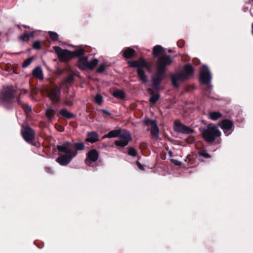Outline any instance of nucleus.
I'll return each mask as SVG.
<instances>
[{"label":"nucleus","mask_w":253,"mask_h":253,"mask_svg":"<svg viewBox=\"0 0 253 253\" xmlns=\"http://www.w3.org/2000/svg\"><path fill=\"white\" fill-rule=\"evenodd\" d=\"M117 137L119 138V140H116L115 144L116 145L121 147H125L131 140L130 132L125 129L113 130L105 135L103 138H114Z\"/></svg>","instance_id":"obj_1"},{"label":"nucleus","mask_w":253,"mask_h":253,"mask_svg":"<svg viewBox=\"0 0 253 253\" xmlns=\"http://www.w3.org/2000/svg\"><path fill=\"white\" fill-rule=\"evenodd\" d=\"M193 74V68L192 66L189 64L185 65L182 71L171 76L172 85L175 87H178L179 83L188 80Z\"/></svg>","instance_id":"obj_2"},{"label":"nucleus","mask_w":253,"mask_h":253,"mask_svg":"<svg viewBox=\"0 0 253 253\" xmlns=\"http://www.w3.org/2000/svg\"><path fill=\"white\" fill-rule=\"evenodd\" d=\"M128 63L129 66L137 69V74L139 78L143 83H146L148 81L147 77L145 74V73L142 70V68H146L149 71H150V69L147 66L145 60L144 59L141 58L139 59V60H138L129 61Z\"/></svg>","instance_id":"obj_3"},{"label":"nucleus","mask_w":253,"mask_h":253,"mask_svg":"<svg viewBox=\"0 0 253 253\" xmlns=\"http://www.w3.org/2000/svg\"><path fill=\"white\" fill-rule=\"evenodd\" d=\"M204 139L208 142H213L216 137L221 135V132L214 125L210 124L202 132Z\"/></svg>","instance_id":"obj_4"},{"label":"nucleus","mask_w":253,"mask_h":253,"mask_svg":"<svg viewBox=\"0 0 253 253\" xmlns=\"http://www.w3.org/2000/svg\"><path fill=\"white\" fill-rule=\"evenodd\" d=\"M172 62V59L170 55H164L160 56L156 62L157 71L164 73L166 67L170 65Z\"/></svg>","instance_id":"obj_5"},{"label":"nucleus","mask_w":253,"mask_h":253,"mask_svg":"<svg viewBox=\"0 0 253 253\" xmlns=\"http://www.w3.org/2000/svg\"><path fill=\"white\" fill-rule=\"evenodd\" d=\"M53 49L61 62H67L74 57L73 52L67 49H63L57 46H54Z\"/></svg>","instance_id":"obj_6"},{"label":"nucleus","mask_w":253,"mask_h":253,"mask_svg":"<svg viewBox=\"0 0 253 253\" xmlns=\"http://www.w3.org/2000/svg\"><path fill=\"white\" fill-rule=\"evenodd\" d=\"M57 148L59 152L66 153L68 156H72L75 154V157L77 155V152L73 149V143L69 141L58 145Z\"/></svg>","instance_id":"obj_7"},{"label":"nucleus","mask_w":253,"mask_h":253,"mask_svg":"<svg viewBox=\"0 0 253 253\" xmlns=\"http://www.w3.org/2000/svg\"><path fill=\"white\" fill-rule=\"evenodd\" d=\"M211 74L209 68L203 66L200 71V79L201 82L205 84H208L211 80Z\"/></svg>","instance_id":"obj_8"},{"label":"nucleus","mask_w":253,"mask_h":253,"mask_svg":"<svg viewBox=\"0 0 253 253\" xmlns=\"http://www.w3.org/2000/svg\"><path fill=\"white\" fill-rule=\"evenodd\" d=\"M21 133L24 139L29 143H31L35 137L34 130L29 126H22Z\"/></svg>","instance_id":"obj_9"},{"label":"nucleus","mask_w":253,"mask_h":253,"mask_svg":"<svg viewBox=\"0 0 253 253\" xmlns=\"http://www.w3.org/2000/svg\"><path fill=\"white\" fill-rule=\"evenodd\" d=\"M218 125L226 136L229 135L232 133L233 124L231 121L227 119L224 120L219 123Z\"/></svg>","instance_id":"obj_10"},{"label":"nucleus","mask_w":253,"mask_h":253,"mask_svg":"<svg viewBox=\"0 0 253 253\" xmlns=\"http://www.w3.org/2000/svg\"><path fill=\"white\" fill-rule=\"evenodd\" d=\"M98 152L95 149L91 150L86 155L85 161V164L88 166H91L93 163L95 162L98 160Z\"/></svg>","instance_id":"obj_11"},{"label":"nucleus","mask_w":253,"mask_h":253,"mask_svg":"<svg viewBox=\"0 0 253 253\" xmlns=\"http://www.w3.org/2000/svg\"><path fill=\"white\" fill-rule=\"evenodd\" d=\"M145 122L147 125L151 126V134L155 137L158 138L159 136V130L156 123V121L152 119H147Z\"/></svg>","instance_id":"obj_12"},{"label":"nucleus","mask_w":253,"mask_h":253,"mask_svg":"<svg viewBox=\"0 0 253 253\" xmlns=\"http://www.w3.org/2000/svg\"><path fill=\"white\" fill-rule=\"evenodd\" d=\"M174 129L177 132L187 134H191L194 131L192 128L183 125L180 123H178L175 125Z\"/></svg>","instance_id":"obj_13"},{"label":"nucleus","mask_w":253,"mask_h":253,"mask_svg":"<svg viewBox=\"0 0 253 253\" xmlns=\"http://www.w3.org/2000/svg\"><path fill=\"white\" fill-rule=\"evenodd\" d=\"M164 74V73L157 71V73L153 77L152 84L154 88L158 89L159 87L161 81L163 78Z\"/></svg>","instance_id":"obj_14"},{"label":"nucleus","mask_w":253,"mask_h":253,"mask_svg":"<svg viewBox=\"0 0 253 253\" xmlns=\"http://www.w3.org/2000/svg\"><path fill=\"white\" fill-rule=\"evenodd\" d=\"M74 157H75V154L72 156L62 155L57 158L56 161L61 166H66L72 161Z\"/></svg>","instance_id":"obj_15"},{"label":"nucleus","mask_w":253,"mask_h":253,"mask_svg":"<svg viewBox=\"0 0 253 253\" xmlns=\"http://www.w3.org/2000/svg\"><path fill=\"white\" fill-rule=\"evenodd\" d=\"M16 93V88L13 85H9L3 87L1 95H13Z\"/></svg>","instance_id":"obj_16"},{"label":"nucleus","mask_w":253,"mask_h":253,"mask_svg":"<svg viewBox=\"0 0 253 253\" xmlns=\"http://www.w3.org/2000/svg\"><path fill=\"white\" fill-rule=\"evenodd\" d=\"M33 77L39 80H42L43 79V73L42 69L40 66L36 67L32 72Z\"/></svg>","instance_id":"obj_17"},{"label":"nucleus","mask_w":253,"mask_h":253,"mask_svg":"<svg viewBox=\"0 0 253 253\" xmlns=\"http://www.w3.org/2000/svg\"><path fill=\"white\" fill-rule=\"evenodd\" d=\"M99 140V136L97 132L91 131L88 132L86 141L91 143H95Z\"/></svg>","instance_id":"obj_18"},{"label":"nucleus","mask_w":253,"mask_h":253,"mask_svg":"<svg viewBox=\"0 0 253 253\" xmlns=\"http://www.w3.org/2000/svg\"><path fill=\"white\" fill-rule=\"evenodd\" d=\"M88 60L86 56L80 58L78 62V67L82 70L87 69Z\"/></svg>","instance_id":"obj_19"},{"label":"nucleus","mask_w":253,"mask_h":253,"mask_svg":"<svg viewBox=\"0 0 253 253\" xmlns=\"http://www.w3.org/2000/svg\"><path fill=\"white\" fill-rule=\"evenodd\" d=\"M14 96H1L0 101L1 103L4 106L6 107V105L10 104L13 99Z\"/></svg>","instance_id":"obj_20"},{"label":"nucleus","mask_w":253,"mask_h":253,"mask_svg":"<svg viewBox=\"0 0 253 253\" xmlns=\"http://www.w3.org/2000/svg\"><path fill=\"white\" fill-rule=\"evenodd\" d=\"M59 115L62 116L68 119H70L75 117V115L69 112L66 109H61L57 115L58 116Z\"/></svg>","instance_id":"obj_21"},{"label":"nucleus","mask_w":253,"mask_h":253,"mask_svg":"<svg viewBox=\"0 0 253 253\" xmlns=\"http://www.w3.org/2000/svg\"><path fill=\"white\" fill-rule=\"evenodd\" d=\"M165 52L163 47L159 45L155 46L153 49V54L154 57H158L160 54Z\"/></svg>","instance_id":"obj_22"},{"label":"nucleus","mask_w":253,"mask_h":253,"mask_svg":"<svg viewBox=\"0 0 253 253\" xmlns=\"http://www.w3.org/2000/svg\"><path fill=\"white\" fill-rule=\"evenodd\" d=\"M134 53L135 50L133 48L127 47L124 51L123 55L126 58L129 59L131 58Z\"/></svg>","instance_id":"obj_23"},{"label":"nucleus","mask_w":253,"mask_h":253,"mask_svg":"<svg viewBox=\"0 0 253 253\" xmlns=\"http://www.w3.org/2000/svg\"><path fill=\"white\" fill-rule=\"evenodd\" d=\"M222 116V114L218 112H211L209 114V118L213 121L217 120L220 118Z\"/></svg>","instance_id":"obj_24"},{"label":"nucleus","mask_w":253,"mask_h":253,"mask_svg":"<svg viewBox=\"0 0 253 253\" xmlns=\"http://www.w3.org/2000/svg\"><path fill=\"white\" fill-rule=\"evenodd\" d=\"M55 114V111L51 107H48L45 112L46 117L49 119L51 120ZM51 121V120H49Z\"/></svg>","instance_id":"obj_25"},{"label":"nucleus","mask_w":253,"mask_h":253,"mask_svg":"<svg viewBox=\"0 0 253 253\" xmlns=\"http://www.w3.org/2000/svg\"><path fill=\"white\" fill-rule=\"evenodd\" d=\"M34 37V34L33 33H27L21 35L19 37V39L23 42H28L31 38Z\"/></svg>","instance_id":"obj_26"},{"label":"nucleus","mask_w":253,"mask_h":253,"mask_svg":"<svg viewBox=\"0 0 253 253\" xmlns=\"http://www.w3.org/2000/svg\"><path fill=\"white\" fill-rule=\"evenodd\" d=\"M98 63V60L96 58H94L90 61H88L87 69L92 70L97 65Z\"/></svg>","instance_id":"obj_27"},{"label":"nucleus","mask_w":253,"mask_h":253,"mask_svg":"<svg viewBox=\"0 0 253 253\" xmlns=\"http://www.w3.org/2000/svg\"><path fill=\"white\" fill-rule=\"evenodd\" d=\"M18 103L21 105V106L23 110H24V112L25 113L29 115L31 112H32V108L31 107L25 104H23L20 102V101L19 100H18Z\"/></svg>","instance_id":"obj_28"},{"label":"nucleus","mask_w":253,"mask_h":253,"mask_svg":"<svg viewBox=\"0 0 253 253\" xmlns=\"http://www.w3.org/2000/svg\"><path fill=\"white\" fill-rule=\"evenodd\" d=\"M55 105H58L61 103L60 96H48Z\"/></svg>","instance_id":"obj_29"},{"label":"nucleus","mask_w":253,"mask_h":253,"mask_svg":"<svg viewBox=\"0 0 253 253\" xmlns=\"http://www.w3.org/2000/svg\"><path fill=\"white\" fill-rule=\"evenodd\" d=\"M64 104L67 106H71L74 105V101L69 96H65L63 98Z\"/></svg>","instance_id":"obj_30"},{"label":"nucleus","mask_w":253,"mask_h":253,"mask_svg":"<svg viewBox=\"0 0 253 253\" xmlns=\"http://www.w3.org/2000/svg\"><path fill=\"white\" fill-rule=\"evenodd\" d=\"M74 148L76 149V150L82 151L84 148V145L82 142H78L73 144V149Z\"/></svg>","instance_id":"obj_31"},{"label":"nucleus","mask_w":253,"mask_h":253,"mask_svg":"<svg viewBox=\"0 0 253 253\" xmlns=\"http://www.w3.org/2000/svg\"><path fill=\"white\" fill-rule=\"evenodd\" d=\"M48 35L52 41L55 42L57 41L58 40L59 36L56 32L49 31Z\"/></svg>","instance_id":"obj_32"},{"label":"nucleus","mask_w":253,"mask_h":253,"mask_svg":"<svg viewBox=\"0 0 253 253\" xmlns=\"http://www.w3.org/2000/svg\"><path fill=\"white\" fill-rule=\"evenodd\" d=\"M72 52L74 54V56H82L84 54V50L83 48H80V49H78L75 50L74 51H73Z\"/></svg>","instance_id":"obj_33"},{"label":"nucleus","mask_w":253,"mask_h":253,"mask_svg":"<svg viewBox=\"0 0 253 253\" xmlns=\"http://www.w3.org/2000/svg\"><path fill=\"white\" fill-rule=\"evenodd\" d=\"M42 45V42L39 41L35 42L33 44V48L35 49H40Z\"/></svg>","instance_id":"obj_34"},{"label":"nucleus","mask_w":253,"mask_h":253,"mask_svg":"<svg viewBox=\"0 0 253 253\" xmlns=\"http://www.w3.org/2000/svg\"><path fill=\"white\" fill-rule=\"evenodd\" d=\"M94 100L98 105H101L103 101L102 96H95Z\"/></svg>","instance_id":"obj_35"},{"label":"nucleus","mask_w":253,"mask_h":253,"mask_svg":"<svg viewBox=\"0 0 253 253\" xmlns=\"http://www.w3.org/2000/svg\"><path fill=\"white\" fill-rule=\"evenodd\" d=\"M128 155L132 156H135L137 154L136 151L135 149L132 147H130L128 149Z\"/></svg>","instance_id":"obj_36"},{"label":"nucleus","mask_w":253,"mask_h":253,"mask_svg":"<svg viewBox=\"0 0 253 253\" xmlns=\"http://www.w3.org/2000/svg\"><path fill=\"white\" fill-rule=\"evenodd\" d=\"M74 75L71 74L65 79V82L66 83H71L74 81Z\"/></svg>","instance_id":"obj_37"},{"label":"nucleus","mask_w":253,"mask_h":253,"mask_svg":"<svg viewBox=\"0 0 253 253\" xmlns=\"http://www.w3.org/2000/svg\"><path fill=\"white\" fill-rule=\"evenodd\" d=\"M160 96H151L149 99L150 102L155 103L159 99Z\"/></svg>","instance_id":"obj_38"},{"label":"nucleus","mask_w":253,"mask_h":253,"mask_svg":"<svg viewBox=\"0 0 253 253\" xmlns=\"http://www.w3.org/2000/svg\"><path fill=\"white\" fill-rule=\"evenodd\" d=\"M31 62H32V59L28 58V59H26V60L24 61V62L23 63V67L24 68L27 67L31 63Z\"/></svg>","instance_id":"obj_39"},{"label":"nucleus","mask_w":253,"mask_h":253,"mask_svg":"<svg viewBox=\"0 0 253 253\" xmlns=\"http://www.w3.org/2000/svg\"><path fill=\"white\" fill-rule=\"evenodd\" d=\"M199 154L206 158H210V156L209 154H208L205 151L202 150L199 152Z\"/></svg>","instance_id":"obj_40"},{"label":"nucleus","mask_w":253,"mask_h":253,"mask_svg":"<svg viewBox=\"0 0 253 253\" xmlns=\"http://www.w3.org/2000/svg\"><path fill=\"white\" fill-rule=\"evenodd\" d=\"M105 69V66L104 64H101L99 66L97 69V73H102L103 72Z\"/></svg>","instance_id":"obj_41"},{"label":"nucleus","mask_w":253,"mask_h":253,"mask_svg":"<svg viewBox=\"0 0 253 253\" xmlns=\"http://www.w3.org/2000/svg\"><path fill=\"white\" fill-rule=\"evenodd\" d=\"M125 93L123 90L118 89L115 91L112 95H125Z\"/></svg>","instance_id":"obj_42"},{"label":"nucleus","mask_w":253,"mask_h":253,"mask_svg":"<svg viewBox=\"0 0 253 253\" xmlns=\"http://www.w3.org/2000/svg\"><path fill=\"white\" fill-rule=\"evenodd\" d=\"M136 164H137V167H138V168L140 169H141V170H143L144 169L143 166L139 162H137L136 163Z\"/></svg>","instance_id":"obj_43"},{"label":"nucleus","mask_w":253,"mask_h":253,"mask_svg":"<svg viewBox=\"0 0 253 253\" xmlns=\"http://www.w3.org/2000/svg\"><path fill=\"white\" fill-rule=\"evenodd\" d=\"M115 98L120 99L121 100H124L126 98V96H113Z\"/></svg>","instance_id":"obj_44"},{"label":"nucleus","mask_w":253,"mask_h":253,"mask_svg":"<svg viewBox=\"0 0 253 253\" xmlns=\"http://www.w3.org/2000/svg\"><path fill=\"white\" fill-rule=\"evenodd\" d=\"M101 111L106 116H108L110 115V113L106 110H101Z\"/></svg>","instance_id":"obj_45"},{"label":"nucleus","mask_w":253,"mask_h":253,"mask_svg":"<svg viewBox=\"0 0 253 253\" xmlns=\"http://www.w3.org/2000/svg\"><path fill=\"white\" fill-rule=\"evenodd\" d=\"M172 162L175 165H177V166H179L180 165V163L177 161H175V160H172Z\"/></svg>","instance_id":"obj_46"},{"label":"nucleus","mask_w":253,"mask_h":253,"mask_svg":"<svg viewBox=\"0 0 253 253\" xmlns=\"http://www.w3.org/2000/svg\"><path fill=\"white\" fill-rule=\"evenodd\" d=\"M169 153L170 156H172V152L171 151H169Z\"/></svg>","instance_id":"obj_47"},{"label":"nucleus","mask_w":253,"mask_h":253,"mask_svg":"<svg viewBox=\"0 0 253 253\" xmlns=\"http://www.w3.org/2000/svg\"><path fill=\"white\" fill-rule=\"evenodd\" d=\"M252 34L253 35V23L252 24Z\"/></svg>","instance_id":"obj_48"},{"label":"nucleus","mask_w":253,"mask_h":253,"mask_svg":"<svg viewBox=\"0 0 253 253\" xmlns=\"http://www.w3.org/2000/svg\"><path fill=\"white\" fill-rule=\"evenodd\" d=\"M24 93H26V90H24Z\"/></svg>","instance_id":"obj_49"}]
</instances>
